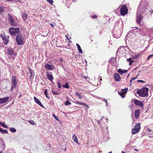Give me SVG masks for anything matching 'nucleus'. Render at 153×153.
<instances>
[{"label":"nucleus","mask_w":153,"mask_h":153,"mask_svg":"<svg viewBox=\"0 0 153 153\" xmlns=\"http://www.w3.org/2000/svg\"><path fill=\"white\" fill-rule=\"evenodd\" d=\"M2 152L1 151L0 152V153H1Z\"/></svg>","instance_id":"obj_63"},{"label":"nucleus","mask_w":153,"mask_h":153,"mask_svg":"<svg viewBox=\"0 0 153 153\" xmlns=\"http://www.w3.org/2000/svg\"><path fill=\"white\" fill-rule=\"evenodd\" d=\"M34 99L35 102L38 104H39L40 106L42 107H44V106L41 103L40 101L36 97H34Z\"/></svg>","instance_id":"obj_14"},{"label":"nucleus","mask_w":153,"mask_h":153,"mask_svg":"<svg viewBox=\"0 0 153 153\" xmlns=\"http://www.w3.org/2000/svg\"><path fill=\"white\" fill-rule=\"evenodd\" d=\"M1 133L2 134H4V133H7L8 134V133L7 132V131L6 130H4L2 128L1 129Z\"/></svg>","instance_id":"obj_30"},{"label":"nucleus","mask_w":153,"mask_h":153,"mask_svg":"<svg viewBox=\"0 0 153 153\" xmlns=\"http://www.w3.org/2000/svg\"><path fill=\"white\" fill-rule=\"evenodd\" d=\"M57 86L59 88H60L61 87V84L60 82H57Z\"/></svg>","instance_id":"obj_38"},{"label":"nucleus","mask_w":153,"mask_h":153,"mask_svg":"<svg viewBox=\"0 0 153 153\" xmlns=\"http://www.w3.org/2000/svg\"><path fill=\"white\" fill-rule=\"evenodd\" d=\"M153 56V54H151V55H149L148 57L147 58V60H149L150 59V58H151V57H152Z\"/></svg>","instance_id":"obj_37"},{"label":"nucleus","mask_w":153,"mask_h":153,"mask_svg":"<svg viewBox=\"0 0 153 153\" xmlns=\"http://www.w3.org/2000/svg\"><path fill=\"white\" fill-rule=\"evenodd\" d=\"M8 20L10 21L11 25L14 26H16L17 24L14 21V19H13L12 16L10 14H8Z\"/></svg>","instance_id":"obj_8"},{"label":"nucleus","mask_w":153,"mask_h":153,"mask_svg":"<svg viewBox=\"0 0 153 153\" xmlns=\"http://www.w3.org/2000/svg\"><path fill=\"white\" fill-rule=\"evenodd\" d=\"M62 60H63V59H62V58H60V61H61V62H62Z\"/></svg>","instance_id":"obj_52"},{"label":"nucleus","mask_w":153,"mask_h":153,"mask_svg":"<svg viewBox=\"0 0 153 153\" xmlns=\"http://www.w3.org/2000/svg\"><path fill=\"white\" fill-rule=\"evenodd\" d=\"M122 153H125L123 151H122Z\"/></svg>","instance_id":"obj_58"},{"label":"nucleus","mask_w":153,"mask_h":153,"mask_svg":"<svg viewBox=\"0 0 153 153\" xmlns=\"http://www.w3.org/2000/svg\"><path fill=\"white\" fill-rule=\"evenodd\" d=\"M140 112V110L139 109L136 110L135 111V116L136 118L138 117Z\"/></svg>","instance_id":"obj_17"},{"label":"nucleus","mask_w":153,"mask_h":153,"mask_svg":"<svg viewBox=\"0 0 153 153\" xmlns=\"http://www.w3.org/2000/svg\"><path fill=\"white\" fill-rule=\"evenodd\" d=\"M19 28L10 27L9 29V31L11 35L13 36H15L16 33L19 32Z\"/></svg>","instance_id":"obj_3"},{"label":"nucleus","mask_w":153,"mask_h":153,"mask_svg":"<svg viewBox=\"0 0 153 153\" xmlns=\"http://www.w3.org/2000/svg\"><path fill=\"white\" fill-rule=\"evenodd\" d=\"M147 3L146 2L143 1V0L140 1L139 4L137 13L142 14L143 15H146L147 13Z\"/></svg>","instance_id":"obj_1"},{"label":"nucleus","mask_w":153,"mask_h":153,"mask_svg":"<svg viewBox=\"0 0 153 153\" xmlns=\"http://www.w3.org/2000/svg\"><path fill=\"white\" fill-rule=\"evenodd\" d=\"M45 68L48 70H51L53 69V67L52 65L46 64L45 66Z\"/></svg>","instance_id":"obj_16"},{"label":"nucleus","mask_w":153,"mask_h":153,"mask_svg":"<svg viewBox=\"0 0 153 153\" xmlns=\"http://www.w3.org/2000/svg\"><path fill=\"white\" fill-rule=\"evenodd\" d=\"M134 103L135 105L137 106H140L141 107H142L143 105V103L140 101L136 99L134 100Z\"/></svg>","instance_id":"obj_10"},{"label":"nucleus","mask_w":153,"mask_h":153,"mask_svg":"<svg viewBox=\"0 0 153 153\" xmlns=\"http://www.w3.org/2000/svg\"><path fill=\"white\" fill-rule=\"evenodd\" d=\"M10 131L13 133H15L16 131V129L14 128H10Z\"/></svg>","instance_id":"obj_29"},{"label":"nucleus","mask_w":153,"mask_h":153,"mask_svg":"<svg viewBox=\"0 0 153 153\" xmlns=\"http://www.w3.org/2000/svg\"><path fill=\"white\" fill-rule=\"evenodd\" d=\"M146 131H147V132L148 133V134H150L149 133L150 132V131H151V130L149 129V128H148L146 130Z\"/></svg>","instance_id":"obj_40"},{"label":"nucleus","mask_w":153,"mask_h":153,"mask_svg":"<svg viewBox=\"0 0 153 153\" xmlns=\"http://www.w3.org/2000/svg\"><path fill=\"white\" fill-rule=\"evenodd\" d=\"M28 122L30 124L34 125L35 124V122L33 120H30L28 121Z\"/></svg>","instance_id":"obj_36"},{"label":"nucleus","mask_w":153,"mask_h":153,"mask_svg":"<svg viewBox=\"0 0 153 153\" xmlns=\"http://www.w3.org/2000/svg\"><path fill=\"white\" fill-rule=\"evenodd\" d=\"M46 96V97L48 98H49V97H48V94H47V95H45Z\"/></svg>","instance_id":"obj_53"},{"label":"nucleus","mask_w":153,"mask_h":153,"mask_svg":"<svg viewBox=\"0 0 153 153\" xmlns=\"http://www.w3.org/2000/svg\"><path fill=\"white\" fill-rule=\"evenodd\" d=\"M152 87H153V85H152Z\"/></svg>","instance_id":"obj_61"},{"label":"nucleus","mask_w":153,"mask_h":153,"mask_svg":"<svg viewBox=\"0 0 153 153\" xmlns=\"http://www.w3.org/2000/svg\"><path fill=\"white\" fill-rule=\"evenodd\" d=\"M103 117H102L101 118V120H102L103 119Z\"/></svg>","instance_id":"obj_54"},{"label":"nucleus","mask_w":153,"mask_h":153,"mask_svg":"<svg viewBox=\"0 0 153 153\" xmlns=\"http://www.w3.org/2000/svg\"><path fill=\"white\" fill-rule=\"evenodd\" d=\"M143 17V15L142 14L137 13V22L138 24L140 23Z\"/></svg>","instance_id":"obj_9"},{"label":"nucleus","mask_w":153,"mask_h":153,"mask_svg":"<svg viewBox=\"0 0 153 153\" xmlns=\"http://www.w3.org/2000/svg\"><path fill=\"white\" fill-rule=\"evenodd\" d=\"M138 56H137L136 58H137Z\"/></svg>","instance_id":"obj_64"},{"label":"nucleus","mask_w":153,"mask_h":153,"mask_svg":"<svg viewBox=\"0 0 153 153\" xmlns=\"http://www.w3.org/2000/svg\"><path fill=\"white\" fill-rule=\"evenodd\" d=\"M76 45L77 47V48H78V51H79V53H82V49H81L80 46L77 43H76Z\"/></svg>","instance_id":"obj_21"},{"label":"nucleus","mask_w":153,"mask_h":153,"mask_svg":"<svg viewBox=\"0 0 153 153\" xmlns=\"http://www.w3.org/2000/svg\"><path fill=\"white\" fill-rule=\"evenodd\" d=\"M17 78L14 76H12V85L11 88V90L12 91L13 88L16 87L17 85Z\"/></svg>","instance_id":"obj_5"},{"label":"nucleus","mask_w":153,"mask_h":153,"mask_svg":"<svg viewBox=\"0 0 153 153\" xmlns=\"http://www.w3.org/2000/svg\"><path fill=\"white\" fill-rule=\"evenodd\" d=\"M46 74L48 79L51 81H52L53 79L52 74L49 73L48 72L46 73Z\"/></svg>","instance_id":"obj_15"},{"label":"nucleus","mask_w":153,"mask_h":153,"mask_svg":"<svg viewBox=\"0 0 153 153\" xmlns=\"http://www.w3.org/2000/svg\"><path fill=\"white\" fill-rule=\"evenodd\" d=\"M7 53L10 55H12L13 53V51L12 49H8L7 51Z\"/></svg>","instance_id":"obj_23"},{"label":"nucleus","mask_w":153,"mask_h":153,"mask_svg":"<svg viewBox=\"0 0 153 153\" xmlns=\"http://www.w3.org/2000/svg\"><path fill=\"white\" fill-rule=\"evenodd\" d=\"M138 76V75L137 76H136L135 77H133L131 79V80L130 81V82L131 83V81H133V80L135 79H136L137 78V77Z\"/></svg>","instance_id":"obj_39"},{"label":"nucleus","mask_w":153,"mask_h":153,"mask_svg":"<svg viewBox=\"0 0 153 153\" xmlns=\"http://www.w3.org/2000/svg\"><path fill=\"white\" fill-rule=\"evenodd\" d=\"M73 139L74 141L77 143L78 144V139L77 138L76 135L75 134H74L73 137Z\"/></svg>","instance_id":"obj_19"},{"label":"nucleus","mask_w":153,"mask_h":153,"mask_svg":"<svg viewBox=\"0 0 153 153\" xmlns=\"http://www.w3.org/2000/svg\"><path fill=\"white\" fill-rule=\"evenodd\" d=\"M134 150L136 151H138L137 149H134Z\"/></svg>","instance_id":"obj_55"},{"label":"nucleus","mask_w":153,"mask_h":153,"mask_svg":"<svg viewBox=\"0 0 153 153\" xmlns=\"http://www.w3.org/2000/svg\"><path fill=\"white\" fill-rule=\"evenodd\" d=\"M75 95L77 96H78V97L79 99H81L82 98V96L81 95V94L78 92H76L75 93Z\"/></svg>","instance_id":"obj_28"},{"label":"nucleus","mask_w":153,"mask_h":153,"mask_svg":"<svg viewBox=\"0 0 153 153\" xmlns=\"http://www.w3.org/2000/svg\"><path fill=\"white\" fill-rule=\"evenodd\" d=\"M97 16H96V15L92 16V17L93 18H97Z\"/></svg>","instance_id":"obj_47"},{"label":"nucleus","mask_w":153,"mask_h":153,"mask_svg":"<svg viewBox=\"0 0 153 153\" xmlns=\"http://www.w3.org/2000/svg\"><path fill=\"white\" fill-rule=\"evenodd\" d=\"M128 9L126 5H123L121 8L120 13L122 16L126 15L128 13Z\"/></svg>","instance_id":"obj_4"},{"label":"nucleus","mask_w":153,"mask_h":153,"mask_svg":"<svg viewBox=\"0 0 153 153\" xmlns=\"http://www.w3.org/2000/svg\"><path fill=\"white\" fill-rule=\"evenodd\" d=\"M129 76V74H128L127 76V77H128Z\"/></svg>","instance_id":"obj_57"},{"label":"nucleus","mask_w":153,"mask_h":153,"mask_svg":"<svg viewBox=\"0 0 153 153\" xmlns=\"http://www.w3.org/2000/svg\"><path fill=\"white\" fill-rule=\"evenodd\" d=\"M3 41L5 44L7 45L8 42V39L7 38H6L4 37H2Z\"/></svg>","instance_id":"obj_20"},{"label":"nucleus","mask_w":153,"mask_h":153,"mask_svg":"<svg viewBox=\"0 0 153 153\" xmlns=\"http://www.w3.org/2000/svg\"><path fill=\"white\" fill-rule=\"evenodd\" d=\"M0 124H1L2 127L5 128H8V126L5 124V123H2L0 122Z\"/></svg>","instance_id":"obj_24"},{"label":"nucleus","mask_w":153,"mask_h":153,"mask_svg":"<svg viewBox=\"0 0 153 153\" xmlns=\"http://www.w3.org/2000/svg\"><path fill=\"white\" fill-rule=\"evenodd\" d=\"M127 61H128L129 62H130L132 61H133V60L131 58H129V59H127Z\"/></svg>","instance_id":"obj_42"},{"label":"nucleus","mask_w":153,"mask_h":153,"mask_svg":"<svg viewBox=\"0 0 153 153\" xmlns=\"http://www.w3.org/2000/svg\"><path fill=\"white\" fill-rule=\"evenodd\" d=\"M118 94L120 95L123 98H124L125 97V94L122 92L121 91H119L118 92Z\"/></svg>","instance_id":"obj_25"},{"label":"nucleus","mask_w":153,"mask_h":153,"mask_svg":"<svg viewBox=\"0 0 153 153\" xmlns=\"http://www.w3.org/2000/svg\"><path fill=\"white\" fill-rule=\"evenodd\" d=\"M4 7H0V13L2 12H4Z\"/></svg>","instance_id":"obj_34"},{"label":"nucleus","mask_w":153,"mask_h":153,"mask_svg":"<svg viewBox=\"0 0 153 153\" xmlns=\"http://www.w3.org/2000/svg\"><path fill=\"white\" fill-rule=\"evenodd\" d=\"M2 146H3L4 147V149L5 148V144L4 143H3L2 144Z\"/></svg>","instance_id":"obj_51"},{"label":"nucleus","mask_w":153,"mask_h":153,"mask_svg":"<svg viewBox=\"0 0 153 153\" xmlns=\"http://www.w3.org/2000/svg\"><path fill=\"white\" fill-rule=\"evenodd\" d=\"M53 116L58 121L59 120V118L57 117L55 114H53Z\"/></svg>","instance_id":"obj_41"},{"label":"nucleus","mask_w":153,"mask_h":153,"mask_svg":"<svg viewBox=\"0 0 153 153\" xmlns=\"http://www.w3.org/2000/svg\"><path fill=\"white\" fill-rule=\"evenodd\" d=\"M50 25L52 27H54V26H53V24H51V23H50Z\"/></svg>","instance_id":"obj_50"},{"label":"nucleus","mask_w":153,"mask_h":153,"mask_svg":"<svg viewBox=\"0 0 153 153\" xmlns=\"http://www.w3.org/2000/svg\"><path fill=\"white\" fill-rule=\"evenodd\" d=\"M71 103L68 100L66 101L65 103V104L66 105H71Z\"/></svg>","instance_id":"obj_32"},{"label":"nucleus","mask_w":153,"mask_h":153,"mask_svg":"<svg viewBox=\"0 0 153 153\" xmlns=\"http://www.w3.org/2000/svg\"><path fill=\"white\" fill-rule=\"evenodd\" d=\"M2 128H0V132H1Z\"/></svg>","instance_id":"obj_56"},{"label":"nucleus","mask_w":153,"mask_h":153,"mask_svg":"<svg viewBox=\"0 0 153 153\" xmlns=\"http://www.w3.org/2000/svg\"><path fill=\"white\" fill-rule=\"evenodd\" d=\"M51 5H53V0H46Z\"/></svg>","instance_id":"obj_33"},{"label":"nucleus","mask_w":153,"mask_h":153,"mask_svg":"<svg viewBox=\"0 0 153 153\" xmlns=\"http://www.w3.org/2000/svg\"><path fill=\"white\" fill-rule=\"evenodd\" d=\"M127 90H128V88H126L125 89H122L121 90V91L122 92H123V93L125 94L127 92Z\"/></svg>","instance_id":"obj_31"},{"label":"nucleus","mask_w":153,"mask_h":153,"mask_svg":"<svg viewBox=\"0 0 153 153\" xmlns=\"http://www.w3.org/2000/svg\"><path fill=\"white\" fill-rule=\"evenodd\" d=\"M76 103H77L79 105H83L86 106L87 107H88V108H89V107L84 103H82L79 102L77 101L76 102Z\"/></svg>","instance_id":"obj_27"},{"label":"nucleus","mask_w":153,"mask_h":153,"mask_svg":"<svg viewBox=\"0 0 153 153\" xmlns=\"http://www.w3.org/2000/svg\"><path fill=\"white\" fill-rule=\"evenodd\" d=\"M148 91L149 89L148 88L144 87L141 90H138L136 93L140 97H143L148 95Z\"/></svg>","instance_id":"obj_2"},{"label":"nucleus","mask_w":153,"mask_h":153,"mask_svg":"<svg viewBox=\"0 0 153 153\" xmlns=\"http://www.w3.org/2000/svg\"><path fill=\"white\" fill-rule=\"evenodd\" d=\"M62 87L64 88H69V86L68 82L66 83L65 85H62Z\"/></svg>","instance_id":"obj_26"},{"label":"nucleus","mask_w":153,"mask_h":153,"mask_svg":"<svg viewBox=\"0 0 153 153\" xmlns=\"http://www.w3.org/2000/svg\"><path fill=\"white\" fill-rule=\"evenodd\" d=\"M140 128V123H138L137 125L135 126L134 128L133 129L132 131V134H134L138 133L139 132Z\"/></svg>","instance_id":"obj_7"},{"label":"nucleus","mask_w":153,"mask_h":153,"mask_svg":"<svg viewBox=\"0 0 153 153\" xmlns=\"http://www.w3.org/2000/svg\"><path fill=\"white\" fill-rule=\"evenodd\" d=\"M9 98V97H6L3 98H0V104L3 103L7 102Z\"/></svg>","instance_id":"obj_11"},{"label":"nucleus","mask_w":153,"mask_h":153,"mask_svg":"<svg viewBox=\"0 0 153 153\" xmlns=\"http://www.w3.org/2000/svg\"><path fill=\"white\" fill-rule=\"evenodd\" d=\"M22 16L23 18V19L24 20H25L27 18V15L26 13H24L22 14Z\"/></svg>","instance_id":"obj_22"},{"label":"nucleus","mask_w":153,"mask_h":153,"mask_svg":"<svg viewBox=\"0 0 153 153\" xmlns=\"http://www.w3.org/2000/svg\"><path fill=\"white\" fill-rule=\"evenodd\" d=\"M127 71V70H123L121 69H119L118 71V72L121 75L125 73Z\"/></svg>","instance_id":"obj_18"},{"label":"nucleus","mask_w":153,"mask_h":153,"mask_svg":"<svg viewBox=\"0 0 153 153\" xmlns=\"http://www.w3.org/2000/svg\"><path fill=\"white\" fill-rule=\"evenodd\" d=\"M52 93V94H54L57 95L59 94L57 92H55L54 91H53Z\"/></svg>","instance_id":"obj_43"},{"label":"nucleus","mask_w":153,"mask_h":153,"mask_svg":"<svg viewBox=\"0 0 153 153\" xmlns=\"http://www.w3.org/2000/svg\"><path fill=\"white\" fill-rule=\"evenodd\" d=\"M100 81L102 80V79H100Z\"/></svg>","instance_id":"obj_62"},{"label":"nucleus","mask_w":153,"mask_h":153,"mask_svg":"<svg viewBox=\"0 0 153 153\" xmlns=\"http://www.w3.org/2000/svg\"><path fill=\"white\" fill-rule=\"evenodd\" d=\"M108 153H112L111 152H110Z\"/></svg>","instance_id":"obj_60"},{"label":"nucleus","mask_w":153,"mask_h":153,"mask_svg":"<svg viewBox=\"0 0 153 153\" xmlns=\"http://www.w3.org/2000/svg\"><path fill=\"white\" fill-rule=\"evenodd\" d=\"M29 71H30V74L31 75V77H32L33 75V74H34L33 71L31 69H30Z\"/></svg>","instance_id":"obj_35"},{"label":"nucleus","mask_w":153,"mask_h":153,"mask_svg":"<svg viewBox=\"0 0 153 153\" xmlns=\"http://www.w3.org/2000/svg\"><path fill=\"white\" fill-rule=\"evenodd\" d=\"M134 62V61L133 60V61H131V62H129V65H131L132 63L133 62Z\"/></svg>","instance_id":"obj_46"},{"label":"nucleus","mask_w":153,"mask_h":153,"mask_svg":"<svg viewBox=\"0 0 153 153\" xmlns=\"http://www.w3.org/2000/svg\"><path fill=\"white\" fill-rule=\"evenodd\" d=\"M151 14L153 13V10H151L150 11Z\"/></svg>","instance_id":"obj_48"},{"label":"nucleus","mask_w":153,"mask_h":153,"mask_svg":"<svg viewBox=\"0 0 153 153\" xmlns=\"http://www.w3.org/2000/svg\"><path fill=\"white\" fill-rule=\"evenodd\" d=\"M47 90H48L47 89H45V91L44 94L45 95L48 94V93L47 92Z\"/></svg>","instance_id":"obj_45"},{"label":"nucleus","mask_w":153,"mask_h":153,"mask_svg":"<svg viewBox=\"0 0 153 153\" xmlns=\"http://www.w3.org/2000/svg\"><path fill=\"white\" fill-rule=\"evenodd\" d=\"M135 35L134 33H133L132 31H129L127 34L126 36V37H131L133 38L134 37H135Z\"/></svg>","instance_id":"obj_12"},{"label":"nucleus","mask_w":153,"mask_h":153,"mask_svg":"<svg viewBox=\"0 0 153 153\" xmlns=\"http://www.w3.org/2000/svg\"><path fill=\"white\" fill-rule=\"evenodd\" d=\"M104 101H105L106 102V106H107L108 105V104H107V101L105 100H104Z\"/></svg>","instance_id":"obj_49"},{"label":"nucleus","mask_w":153,"mask_h":153,"mask_svg":"<svg viewBox=\"0 0 153 153\" xmlns=\"http://www.w3.org/2000/svg\"><path fill=\"white\" fill-rule=\"evenodd\" d=\"M137 82H141V83L144 82H145L144 81H143L142 80H137Z\"/></svg>","instance_id":"obj_44"},{"label":"nucleus","mask_w":153,"mask_h":153,"mask_svg":"<svg viewBox=\"0 0 153 153\" xmlns=\"http://www.w3.org/2000/svg\"><path fill=\"white\" fill-rule=\"evenodd\" d=\"M2 35H1V37H2H2H2Z\"/></svg>","instance_id":"obj_59"},{"label":"nucleus","mask_w":153,"mask_h":153,"mask_svg":"<svg viewBox=\"0 0 153 153\" xmlns=\"http://www.w3.org/2000/svg\"><path fill=\"white\" fill-rule=\"evenodd\" d=\"M114 79L116 81H119L120 80V77L119 74L117 73H115L114 75Z\"/></svg>","instance_id":"obj_13"},{"label":"nucleus","mask_w":153,"mask_h":153,"mask_svg":"<svg viewBox=\"0 0 153 153\" xmlns=\"http://www.w3.org/2000/svg\"><path fill=\"white\" fill-rule=\"evenodd\" d=\"M16 40L18 44L19 45H22L24 41V39L21 34L16 36Z\"/></svg>","instance_id":"obj_6"}]
</instances>
